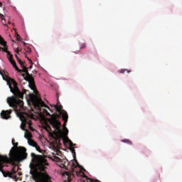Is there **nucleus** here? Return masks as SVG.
I'll use <instances>...</instances> for the list:
<instances>
[{"label":"nucleus","mask_w":182,"mask_h":182,"mask_svg":"<svg viewBox=\"0 0 182 182\" xmlns=\"http://www.w3.org/2000/svg\"><path fill=\"white\" fill-rule=\"evenodd\" d=\"M25 127H26V124H23V123H22L21 124V130H26V129H25Z\"/></svg>","instance_id":"nucleus-18"},{"label":"nucleus","mask_w":182,"mask_h":182,"mask_svg":"<svg viewBox=\"0 0 182 182\" xmlns=\"http://www.w3.org/2000/svg\"><path fill=\"white\" fill-rule=\"evenodd\" d=\"M25 123H26V124H28V129H30V130H31V132H35V129H33V128L32 127V122H31V120H29V119H26V120H25Z\"/></svg>","instance_id":"nucleus-10"},{"label":"nucleus","mask_w":182,"mask_h":182,"mask_svg":"<svg viewBox=\"0 0 182 182\" xmlns=\"http://www.w3.org/2000/svg\"><path fill=\"white\" fill-rule=\"evenodd\" d=\"M72 181V179L70 178V176L68 177V180H65L64 182H70Z\"/></svg>","instance_id":"nucleus-23"},{"label":"nucleus","mask_w":182,"mask_h":182,"mask_svg":"<svg viewBox=\"0 0 182 182\" xmlns=\"http://www.w3.org/2000/svg\"><path fill=\"white\" fill-rule=\"evenodd\" d=\"M21 76H23V77H24V80H25V77H26V74L24 73L21 74Z\"/></svg>","instance_id":"nucleus-26"},{"label":"nucleus","mask_w":182,"mask_h":182,"mask_svg":"<svg viewBox=\"0 0 182 182\" xmlns=\"http://www.w3.org/2000/svg\"><path fill=\"white\" fill-rule=\"evenodd\" d=\"M25 123H26V124H28V129H30V130H31V132H35V129H33V128L32 127V122H31V120H29V119H26V120H25Z\"/></svg>","instance_id":"nucleus-9"},{"label":"nucleus","mask_w":182,"mask_h":182,"mask_svg":"<svg viewBox=\"0 0 182 182\" xmlns=\"http://www.w3.org/2000/svg\"><path fill=\"white\" fill-rule=\"evenodd\" d=\"M43 112L46 114V116H50V118H49L48 121L53 129H55L58 133H62V129H60V122L58 120L59 114H53L51 115L46 108L43 109Z\"/></svg>","instance_id":"nucleus-4"},{"label":"nucleus","mask_w":182,"mask_h":182,"mask_svg":"<svg viewBox=\"0 0 182 182\" xmlns=\"http://www.w3.org/2000/svg\"><path fill=\"white\" fill-rule=\"evenodd\" d=\"M16 40L18 41V42H20V41H21V36L17 35Z\"/></svg>","instance_id":"nucleus-24"},{"label":"nucleus","mask_w":182,"mask_h":182,"mask_svg":"<svg viewBox=\"0 0 182 182\" xmlns=\"http://www.w3.org/2000/svg\"><path fill=\"white\" fill-rule=\"evenodd\" d=\"M10 158H8L6 155L0 154V171L2 173L4 177H9L10 178H14V180H18V176L16 174V168H18L16 166H14L11 171H4V164H15L18 161H22L28 157V154L26 153V149L23 146L17 147L16 151L11 150L9 154Z\"/></svg>","instance_id":"nucleus-1"},{"label":"nucleus","mask_w":182,"mask_h":182,"mask_svg":"<svg viewBox=\"0 0 182 182\" xmlns=\"http://www.w3.org/2000/svg\"><path fill=\"white\" fill-rule=\"evenodd\" d=\"M14 141H15V140L12 139V144H14V147H18V142L14 144Z\"/></svg>","instance_id":"nucleus-22"},{"label":"nucleus","mask_w":182,"mask_h":182,"mask_svg":"<svg viewBox=\"0 0 182 182\" xmlns=\"http://www.w3.org/2000/svg\"><path fill=\"white\" fill-rule=\"evenodd\" d=\"M23 43L24 46L26 45V43H25V42H23Z\"/></svg>","instance_id":"nucleus-32"},{"label":"nucleus","mask_w":182,"mask_h":182,"mask_svg":"<svg viewBox=\"0 0 182 182\" xmlns=\"http://www.w3.org/2000/svg\"><path fill=\"white\" fill-rule=\"evenodd\" d=\"M24 137H26V139H28V136L26 134L24 135Z\"/></svg>","instance_id":"nucleus-31"},{"label":"nucleus","mask_w":182,"mask_h":182,"mask_svg":"<svg viewBox=\"0 0 182 182\" xmlns=\"http://www.w3.org/2000/svg\"><path fill=\"white\" fill-rule=\"evenodd\" d=\"M1 6H2V3L0 2V7H1Z\"/></svg>","instance_id":"nucleus-34"},{"label":"nucleus","mask_w":182,"mask_h":182,"mask_svg":"<svg viewBox=\"0 0 182 182\" xmlns=\"http://www.w3.org/2000/svg\"><path fill=\"white\" fill-rule=\"evenodd\" d=\"M76 163H77V166H79V164L77 163V161H76Z\"/></svg>","instance_id":"nucleus-35"},{"label":"nucleus","mask_w":182,"mask_h":182,"mask_svg":"<svg viewBox=\"0 0 182 182\" xmlns=\"http://www.w3.org/2000/svg\"><path fill=\"white\" fill-rule=\"evenodd\" d=\"M60 167H61L62 168H65V170H68V168L66 167V165H65V164H62L61 166H60Z\"/></svg>","instance_id":"nucleus-21"},{"label":"nucleus","mask_w":182,"mask_h":182,"mask_svg":"<svg viewBox=\"0 0 182 182\" xmlns=\"http://www.w3.org/2000/svg\"><path fill=\"white\" fill-rule=\"evenodd\" d=\"M15 52H16V53H19V52H21V50H19V48H17L16 49Z\"/></svg>","instance_id":"nucleus-25"},{"label":"nucleus","mask_w":182,"mask_h":182,"mask_svg":"<svg viewBox=\"0 0 182 182\" xmlns=\"http://www.w3.org/2000/svg\"><path fill=\"white\" fill-rule=\"evenodd\" d=\"M0 74L1 75V76H4V74L0 71Z\"/></svg>","instance_id":"nucleus-33"},{"label":"nucleus","mask_w":182,"mask_h":182,"mask_svg":"<svg viewBox=\"0 0 182 182\" xmlns=\"http://www.w3.org/2000/svg\"><path fill=\"white\" fill-rule=\"evenodd\" d=\"M122 143H126L127 144H133V143L132 142V141H130L129 139H122Z\"/></svg>","instance_id":"nucleus-13"},{"label":"nucleus","mask_w":182,"mask_h":182,"mask_svg":"<svg viewBox=\"0 0 182 182\" xmlns=\"http://www.w3.org/2000/svg\"><path fill=\"white\" fill-rule=\"evenodd\" d=\"M36 150H37V151H39L40 153H41L42 151H41V147L39 146H38V144L36 145Z\"/></svg>","instance_id":"nucleus-17"},{"label":"nucleus","mask_w":182,"mask_h":182,"mask_svg":"<svg viewBox=\"0 0 182 182\" xmlns=\"http://www.w3.org/2000/svg\"><path fill=\"white\" fill-rule=\"evenodd\" d=\"M17 61H18V63L21 65V68H22L23 66H24V65H23V62H22V60H21V59L18 58V60H17Z\"/></svg>","instance_id":"nucleus-20"},{"label":"nucleus","mask_w":182,"mask_h":182,"mask_svg":"<svg viewBox=\"0 0 182 182\" xmlns=\"http://www.w3.org/2000/svg\"><path fill=\"white\" fill-rule=\"evenodd\" d=\"M31 103L33 104L34 109L40 112H42V107H46L48 109V110H50V108L46 106V104H45V102L42 100V98L38 95L33 96L31 98Z\"/></svg>","instance_id":"nucleus-5"},{"label":"nucleus","mask_w":182,"mask_h":182,"mask_svg":"<svg viewBox=\"0 0 182 182\" xmlns=\"http://www.w3.org/2000/svg\"><path fill=\"white\" fill-rule=\"evenodd\" d=\"M0 18L2 20V23L3 25H4L5 26H6V24H5L6 23V20H5V16H4V14H0Z\"/></svg>","instance_id":"nucleus-12"},{"label":"nucleus","mask_w":182,"mask_h":182,"mask_svg":"<svg viewBox=\"0 0 182 182\" xmlns=\"http://www.w3.org/2000/svg\"><path fill=\"white\" fill-rule=\"evenodd\" d=\"M15 58H16V60H19V58H18V55H17V54H16V55H15Z\"/></svg>","instance_id":"nucleus-28"},{"label":"nucleus","mask_w":182,"mask_h":182,"mask_svg":"<svg viewBox=\"0 0 182 182\" xmlns=\"http://www.w3.org/2000/svg\"><path fill=\"white\" fill-rule=\"evenodd\" d=\"M0 43L2 46H6V42L4 41V38L0 36Z\"/></svg>","instance_id":"nucleus-14"},{"label":"nucleus","mask_w":182,"mask_h":182,"mask_svg":"<svg viewBox=\"0 0 182 182\" xmlns=\"http://www.w3.org/2000/svg\"><path fill=\"white\" fill-rule=\"evenodd\" d=\"M28 143L30 146H32L33 147L36 146V145L38 144L35 141H33V139H28Z\"/></svg>","instance_id":"nucleus-11"},{"label":"nucleus","mask_w":182,"mask_h":182,"mask_svg":"<svg viewBox=\"0 0 182 182\" xmlns=\"http://www.w3.org/2000/svg\"><path fill=\"white\" fill-rule=\"evenodd\" d=\"M48 127H49V129H50V126L48 125Z\"/></svg>","instance_id":"nucleus-36"},{"label":"nucleus","mask_w":182,"mask_h":182,"mask_svg":"<svg viewBox=\"0 0 182 182\" xmlns=\"http://www.w3.org/2000/svg\"><path fill=\"white\" fill-rule=\"evenodd\" d=\"M86 48V43H82L80 45V49H85Z\"/></svg>","instance_id":"nucleus-19"},{"label":"nucleus","mask_w":182,"mask_h":182,"mask_svg":"<svg viewBox=\"0 0 182 182\" xmlns=\"http://www.w3.org/2000/svg\"><path fill=\"white\" fill-rule=\"evenodd\" d=\"M77 168V166H76V164L75 163H73L71 165V169L73 170V173H76V176L77 177H82V181L84 182H100L98 180H93V179H90L89 178H87V176H86V175H85V173H83V171H77L76 168Z\"/></svg>","instance_id":"nucleus-7"},{"label":"nucleus","mask_w":182,"mask_h":182,"mask_svg":"<svg viewBox=\"0 0 182 182\" xmlns=\"http://www.w3.org/2000/svg\"><path fill=\"white\" fill-rule=\"evenodd\" d=\"M11 114H12V109L2 110L1 112V117L4 120H8V119H11Z\"/></svg>","instance_id":"nucleus-8"},{"label":"nucleus","mask_w":182,"mask_h":182,"mask_svg":"<svg viewBox=\"0 0 182 182\" xmlns=\"http://www.w3.org/2000/svg\"><path fill=\"white\" fill-rule=\"evenodd\" d=\"M127 72V73H130V70H126V69H122V70H120V71H119V73H124V72Z\"/></svg>","instance_id":"nucleus-15"},{"label":"nucleus","mask_w":182,"mask_h":182,"mask_svg":"<svg viewBox=\"0 0 182 182\" xmlns=\"http://www.w3.org/2000/svg\"><path fill=\"white\" fill-rule=\"evenodd\" d=\"M7 85L9 87L10 92L14 95L7 98V103L10 107H13L18 117H20L21 120H22V117H23L22 112L25 110V106L23 105V101L21 99H23V95H26L28 90H23V91L21 92L18 87V82L12 78H10L7 81Z\"/></svg>","instance_id":"nucleus-2"},{"label":"nucleus","mask_w":182,"mask_h":182,"mask_svg":"<svg viewBox=\"0 0 182 182\" xmlns=\"http://www.w3.org/2000/svg\"><path fill=\"white\" fill-rule=\"evenodd\" d=\"M57 105H54V108L55 109L56 112H58V113H60V114H61L62 116V119L64 121V124H63V127H65V132H67V133L69 132L68 130V128H66V123H68V119H69V116L68 115V112H66V111H63L62 109H63V107L60 105H59V96L57 94Z\"/></svg>","instance_id":"nucleus-6"},{"label":"nucleus","mask_w":182,"mask_h":182,"mask_svg":"<svg viewBox=\"0 0 182 182\" xmlns=\"http://www.w3.org/2000/svg\"><path fill=\"white\" fill-rule=\"evenodd\" d=\"M7 55L10 63H11L16 70L18 72V73H23L26 75V76L25 77V80L28 82V86L31 90H33L36 95H38V90H36V87L35 86V80L33 79V77H32V75L29 74V71H28V68H26L25 65H23L21 67L23 70H19V68H18V65H16V63L12 59V55H11V53H9V51H7Z\"/></svg>","instance_id":"nucleus-3"},{"label":"nucleus","mask_w":182,"mask_h":182,"mask_svg":"<svg viewBox=\"0 0 182 182\" xmlns=\"http://www.w3.org/2000/svg\"><path fill=\"white\" fill-rule=\"evenodd\" d=\"M28 50H31V49L28 48Z\"/></svg>","instance_id":"nucleus-37"},{"label":"nucleus","mask_w":182,"mask_h":182,"mask_svg":"<svg viewBox=\"0 0 182 182\" xmlns=\"http://www.w3.org/2000/svg\"><path fill=\"white\" fill-rule=\"evenodd\" d=\"M27 59L28 60L29 62H31V63H32V60H31L28 58H27Z\"/></svg>","instance_id":"nucleus-30"},{"label":"nucleus","mask_w":182,"mask_h":182,"mask_svg":"<svg viewBox=\"0 0 182 182\" xmlns=\"http://www.w3.org/2000/svg\"><path fill=\"white\" fill-rule=\"evenodd\" d=\"M70 150H71V151L73 153V157L75 159V157H76V152H75V148H71Z\"/></svg>","instance_id":"nucleus-16"},{"label":"nucleus","mask_w":182,"mask_h":182,"mask_svg":"<svg viewBox=\"0 0 182 182\" xmlns=\"http://www.w3.org/2000/svg\"><path fill=\"white\" fill-rule=\"evenodd\" d=\"M55 159L56 160H60V159H59V157H58V156H55Z\"/></svg>","instance_id":"nucleus-29"},{"label":"nucleus","mask_w":182,"mask_h":182,"mask_svg":"<svg viewBox=\"0 0 182 182\" xmlns=\"http://www.w3.org/2000/svg\"><path fill=\"white\" fill-rule=\"evenodd\" d=\"M74 144H73V142L70 141V147H73Z\"/></svg>","instance_id":"nucleus-27"}]
</instances>
